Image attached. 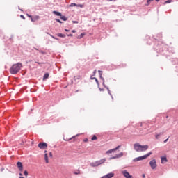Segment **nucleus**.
<instances>
[{
    "label": "nucleus",
    "instance_id": "nucleus-36",
    "mask_svg": "<svg viewBox=\"0 0 178 178\" xmlns=\"http://www.w3.org/2000/svg\"><path fill=\"white\" fill-rule=\"evenodd\" d=\"M49 156H50V158H52V152L49 153Z\"/></svg>",
    "mask_w": 178,
    "mask_h": 178
},
{
    "label": "nucleus",
    "instance_id": "nucleus-14",
    "mask_svg": "<svg viewBox=\"0 0 178 178\" xmlns=\"http://www.w3.org/2000/svg\"><path fill=\"white\" fill-rule=\"evenodd\" d=\"M90 166L92 168H95L97 166H99L97 161H95V163H90Z\"/></svg>",
    "mask_w": 178,
    "mask_h": 178
},
{
    "label": "nucleus",
    "instance_id": "nucleus-40",
    "mask_svg": "<svg viewBox=\"0 0 178 178\" xmlns=\"http://www.w3.org/2000/svg\"><path fill=\"white\" fill-rule=\"evenodd\" d=\"M74 79H80V76H74Z\"/></svg>",
    "mask_w": 178,
    "mask_h": 178
},
{
    "label": "nucleus",
    "instance_id": "nucleus-19",
    "mask_svg": "<svg viewBox=\"0 0 178 178\" xmlns=\"http://www.w3.org/2000/svg\"><path fill=\"white\" fill-rule=\"evenodd\" d=\"M58 37H60L61 38H65V37H66V35H65L64 34L62 33H58L57 34Z\"/></svg>",
    "mask_w": 178,
    "mask_h": 178
},
{
    "label": "nucleus",
    "instance_id": "nucleus-25",
    "mask_svg": "<svg viewBox=\"0 0 178 178\" xmlns=\"http://www.w3.org/2000/svg\"><path fill=\"white\" fill-rule=\"evenodd\" d=\"M172 3V0H167L165 1L164 3Z\"/></svg>",
    "mask_w": 178,
    "mask_h": 178
},
{
    "label": "nucleus",
    "instance_id": "nucleus-27",
    "mask_svg": "<svg viewBox=\"0 0 178 178\" xmlns=\"http://www.w3.org/2000/svg\"><path fill=\"white\" fill-rule=\"evenodd\" d=\"M120 148V145L118 146L116 148H114L113 149H115V152L118 151V149H119Z\"/></svg>",
    "mask_w": 178,
    "mask_h": 178
},
{
    "label": "nucleus",
    "instance_id": "nucleus-42",
    "mask_svg": "<svg viewBox=\"0 0 178 178\" xmlns=\"http://www.w3.org/2000/svg\"><path fill=\"white\" fill-rule=\"evenodd\" d=\"M91 79H92V80H95V79H97V78L93 77V78H91Z\"/></svg>",
    "mask_w": 178,
    "mask_h": 178
},
{
    "label": "nucleus",
    "instance_id": "nucleus-3",
    "mask_svg": "<svg viewBox=\"0 0 178 178\" xmlns=\"http://www.w3.org/2000/svg\"><path fill=\"white\" fill-rule=\"evenodd\" d=\"M150 155H152V152H150L149 153H147V154L142 156H139L136 159H134V162H138V161H143V159H147V158H148V156H149Z\"/></svg>",
    "mask_w": 178,
    "mask_h": 178
},
{
    "label": "nucleus",
    "instance_id": "nucleus-46",
    "mask_svg": "<svg viewBox=\"0 0 178 178\" xmlns=\"http://www.w3.org/2000/svg\"><path fill=\"white\" fill-rule=\"evenodd\" d=\"M112 1H116V0H109L110 2H112Z\"/></svg>",
    "mask_w": 178,
    "mask_h": 178
},
{
    "label": "nucleus",
    "instance_id": "nucleus-29",
    "mask_svg": "<svg viewBox=\"0 0 178 178\" xmlns=\"http://www.w3.org/2000/svg\"><path fill=\"white\" fill-rule=\"evenodd\" d=\"M74 175H80V170H77L76 172H74Z\"/></svg>",
    "mask_w": 178,
    "mask_h": 178
},
{
    "label": "nucleus",
    "instance_id": "nucleus-28",
    "mask_svg": "<svg viewBox=\"0 0 178 178\" xmlns=\"http://www.w3.org/2000/svg\"><path fill=\"white\" fill-rule=\"evenodd\" d=\"M76 6H78L79 8H84V6L83 4H79Z\"/></svg>",
    "mask_w": 178,
    "mask_h": 178
},
{
    "label": "nucleus",
    "instance_id": "nucleus-21",
    "mask_svg": "<svg viewBox=\"0 0 178 178\" xmlns=\"http://www.w3.org/2000/svg\"><path fill=\"white\" fill-rule=\"evenodd\" d=\"M60 19L61 20H63V22H66V20H67V18L65 16H61Z\"/></svg>",
    "mask_w": 178,
    "mask_h": 178
},
{
    "label": "nucleus",
    "instance_id": "nucleus-17",
    "mask_svg": "<svg viewBox=\"0 0 178 178\" xmlns=\"http://www.w3.org/2000/svg\"><path fill=\"white\" fill-rule=\"evenodd\" d=\"M48 77H49V74H48V73L44 74V75L43 76V80H47V79H48Z\"/></svg>",
    "mask_w": 178,
    "mask_h": 178
},
{
    "label": "nucleus",
    "instance_id": "nucleus-33",
    "mask_svg": "<svg viewBox=\"0 0 178 178\" xmlns=\"http://www.w3.org/2000/svg\"><path fill=\"white\" fill-rule=\"evenodd\" d=\"M58 23H62V22L60 19H56Z\"/></svg>",
    "mask_w": 178,
    "mask_h": 178
},
{
    "label": "nucleus",
    "instance_id": "nucleus-48",
    "mask_svg": "<svg viewBox=\"0 0 178 178\" xmlns=\"http://www.w3.org/2000/svg\"><path fill=\"white\" fill-rule=\"evenodd\" d=\"M94 73H97V70H95Z\"/></svg>",
    "mask_w": 178,
    "mask_h": 178
},
{
    "label": "nucleus",
    "instance_id": "nucleus-39",
    "mask_svg": "<svg viewBox=\"0 0 178 178\" xmlns=\"http://www.w3.org/2000/svg\"><path fill=\"white\" fill-rule=\"evenodd\" d=\"M27 17H31H31H33L31 15H29V14H27Z\"/></svg>",
    "mask_w": 178,
    "mask_h": 178
},
{
    "label": "nucleus",
    "instance_id": "nucleus-38",
    "mask_svg": "<svg viewBox=\"0 0 178 178\" xmlns=\"http://www.w3.org/2000/svg\"><path fill=\"white\" fill-rule=\"evenodd\" d=\"M21 17H22L24 20L26 19L24 15H21Z\"/></svg>",
    "mask_w": 178,
    "mask_h": 178
},
{
    "label": "nucleus",
    "instance_id": "nucleus-24",
    "mask_svg": "<svg viewBox=\"0 0 178 178\" xmlns=\"http://www.w3.org/2000/svg\"><path fill=\"white\" fill-rule=\"evenodd\" d=\"M77 6V4L72 3L70 5V7Z\"/></svg>",
    "mask_w": 178,
    "mask_h": 178
},
{
    "label": "nucleus",
    "instance_id": "nucleus-1",
    "mask_svg": "<svg viewBox=\"0 0 178 178\" xmlns=\"http://www.w3.org/2000/svg\"><path fill=\"white\" fill-rule=\"evenodd\" d=\"M22 66L23 65L20 63L13 65V66L10 69L11 74H17V73L20 72V69H22Z\"/></svg>",
    "mask_w": 178,
    "mask_h": 178
},
{
    "label": "nucleus",
    "instance_id": "nucleus-12",
    "mask_svg": "<svg viewBox=\"0 0 178 178\" xmlns=\"http://www.w3.org/2000/svg\"><path fill=\"white\" fill-rule=\"evenodd\" d=\"M161 163H166V162H168V159L166 158V156H161Z\"/></svg>",
    "mask_w": 178,
    "mask_h": 178
},
{
    "label": "nucleus",
    "instance_id": "nucleus-47",
    "mask_svg": "<svg viewBox=\"0 0 178 178\" xmlns=\"http://www.w3.org/2000/svg\"><path fill=\"white\" fill-rule=\"evenodd\" d=\"M36 63H38V65H41V63H38V62H36Z\"/></svg>",
    "mask_w": 178,
    "mask_h": 178
},
{
    "label": "nucleus",
    "instance_id": "nucleus-13",
    "mask_svg": "<svg viewBox=\"0 0 178 178\" xmlns=\"http://www.w3.org/2000/svg\"><path fill=\"white\" fill-rule=\"evenodd\" d=\"M38 19H40V16L36 15L33 17H31V22H37V20H38Z\"/></svg>",
    "mask_w": 178,
    "mask_h": 178
},
{
    "label": "nucleus",
    "instance_id": "nucleus-23",
    "mask_svg": "<svg viewBox=\"0 0 178 178\" xmlns=\"http://www.w3.org/2000/svg\"><path fill=\"white\" fill-rule=\"evenodd\" d=\"M24 176H26V177L29 176V172H27V170H25V171L24 172Z\"/></svg>",
    "mask_w": 178,
    "mask_h": 178
},
{
    "label": "nucleus",
    "instance_id": "nucleus-35",
    "mask_svg": "<svg viewBox=\"0 0 178 178\" xmlns=\"http://www.w3.org/2000/svg\"><path fill=\"white\" fill-rule=\"evenodd\" d=\"M95 81H96L97 84H99V82H98V79H95Z\"/></svg>",
    "mask_w": 178,
    "mask_h": 178
},
{
    "label": "nucleus",
    "instance_id": "nucleus-7",
    "mask_svg": "<svg viewBox=\"0 0 178 178\" xmlns=\"http://www.w3.org/2000/svg\"><path fill=\"white\" fill-rule=\"evenodd\" d=\"M17 166L19 172H23V163H22V162L18 161L17 163Z\"/></svg>",
    "mask_w": 178,
    "mask_h": 178
},
{
    "label": "nucleus",
    "instance_id": "nucleus-43",
    "mask_svg": "<svg viewBox=\"0 0 178 178\" xmlns=\"http://www.w3.org/2000/svg\"><path fill=\"white\" fill-rule=\"evenodd\" d=\"M143 178H145V175L143 174Z\"/></svg>",
    "mask_w": 178,
    "mask_h": 178
},
{
    "label": "nucleus",
    "instance_id": "nucleus-4",
    "mask_svg": "<svg viewBox=\"0 0 178 178\" xmlns=\"http://www.w3.org/2000/svg\"><path fill=\"white\" fill-rule=\"evenodd\" d=\"M38 147L40 149H45L48 147L47 143H40L38 144Z\"/></svg>",
    "mask_w": 178,
    "mask_h": 178
},
{
    "label": "nucleus",
    "instance_id": "nucleus-49",
    "mask_svg": "<svg viewBox=\"0 0 178 178\" xmlns=\"http://www.w3.org/2000/svg\"><path fill=\"white\" fill-rule=\"evenodd\" d=\"M65 31H69V30H67V29H65Z\"/></svg>",
    "mask_w": 178,
    "mask_h": 178
},
{
    "label": "nucleus",
    "instance_id": "nucleus-31",
    "mask_svg": "<svg viewBox=\"0 0 178 178\" xmlns=\"http://www.w3.org/2000/svg\"><path fill=\"white\" fill-rule=\"evenodd\" d=\"M159 136H161V135H160V134H156V135L155 136L156 138V139L159 138Z\"/></svg>",
    "mask_w": 178,
    "mask_h": 178
},
{
    "label": "nucleus",
    "instance_id": "nucleus-30",
    "mask_svg": "<svg viewBox=\"0 0 178 178\" xmlns=\"http://www.w3.org/2000/svg\"><path fill=\"white\" fill-rule=\"evenodd\" d=\"M40 53L42 54V55H45V54H47L45 53V51H40Z\"/></svg>",
    "mask_w": 178,
    "mask_h": 178
},
{
    "label": "nucleus",
    "instance_id": "nucleus-20",
    "mask_svg": "<svg viewBox=\"0 0 178 178\" xmlns=\"http://www.w3.org/2000/svg\"><path fill=\"white\" fill-rule=\"evenodd\" d=\"M86 35V33H81L79 36H78V39H81L83 38V37H84Z\"/></svg>",
    "mask_w": 178,
    "mask_h": 178
},
{
    "label": "nucleus",
    "instance_id": "nucleus-45",
    "mask_svg": "<svg viewBox=\"0 0 178 178\" xmlns=\"http://www.w3.org/2000/svg\"><path fill=\"white\" fill-rule=\"evenodd\" d=\"M19 176H23V174H22V173H19Z\"/></svg>",
    "mask_w": 178,
    "mask_h": 178
},
{
    "label": "nucleus",
    "instance_id": "nucleus-32",
    "mask_svg": "<svg viewBox=\"0 0 178 178\" xmlns=\"http://www.w3.org/2000/svg\"><path fill=\"white\" fill-rule=\"evenodd\" d=\"M72 23H74L75 24H77L79 23V22H77V21H72Z\"/></svg>",
    "mask_w": 178,
    "mask_h": 178
},
{
    "label": "nucleus",
    "instance_id": "nucleus-5",
    "mask_svg": "<svg viewBox=\"0 0 178 178\" xmlns=\"http://www.w3.org/2000/svg\"><path fill=\"white\" fill-rule=\"evenodd\" d=\"M149 165L152 169H155L156 168V160L153 159L149 162Z\"/></svg>",
    "mask_w": 178,
    "mask_h": 178
},
{
    "label": "nucleus",
    "instance_id": "nucleus-41",
    "mask_svg": "<svg viewBox=\"0 0 178 178\" xmlns=\"http://www.w3.org/2000/svg\"><path fill=\"white\" fill-rule=\"evenodd\" d=\"M72 33H76V31L75 30H72Z\"/></svg>",
    "mask_w": 178,
    "mask_h": 178
},
{
    "label": "nucleus",
    "instance_id": "nucleus-37",
    "mask_svg": "<svg viewBox=\"0 0 178 178\" xmlns=\"http://www.w3.org/2000/svg\"><path fill=\"white\" fill-rule=\"evenodd\" d=\"M68 37H73V34L67 35Z\"/></svg>",
    "mask_w": 178,
    "mask_h": 178
},
{
    "label": "nucleus",
    "instance_id": "nucleus-2",
    "mask_svg": "<svg viewBox=\"0 0 178 178\" xmlns=\"http://www.w3.org/2000/svg\"><path fill=\"white\" fill-rule=\"evenodd\" d=\"M134 148L136 152H144L145 151H147L149 147L147 145H141L138 143L134 144Z\"/></svg>",
    "mask_w": 178,
    "mask_h": 178
},
{
    "label": "nucleus",
    "instance_id": "nucleus-11",
    "mask_svg": "<svg viewBox=\"0 0 178 178\" xmlns=\"http://www.w3.org/2000/svg\"><path fill=\"white\" fill-rule=\"evenodd\" d=\"M113 176V173H108L106 175L103 176L102 178H112Z\"/></svg>",
    "mask_w": 178,
    "mask_h": 178
},
{
    "label": "nucleus",
    "instance_id": "nucleus-16",
    "mask_svg": "<svg viewBox=\"0 0 178 178\" xmlns=\"http://www.w3.org/2000/svg\"><path fill=\"white\" fill-rule=\"evenodd\" d=\"M54 15H56V16H62V13L58 12V11H53Z\"/></svg>",
    "mask_w": 178,
    "mask_h": 178
},
{
    "label": "nucleus",
    "instance_id": "nucleus-51",
    "mask_svg": "<svg viewBox=\"0 0 178 178\" xmlns=\"http://www.w3.org/2000/svg\"><path fill=\"white\" fill-rule=\"evenodd\" d=\"M100 91H104V90H102V89H100Z\"/></svg>",
    "mask_w": 178,
    "mask_h": 178
},
{
    "label": "nucleus",
    "instance_id": "nucleus-34",
    "mask_svg": "<svg viewBox=\"0 0 178 178\" xmlns=\"http://www.w3.org/2000/svg\"><path fill=\"white\" fill-rule=\"evenodd\" d=\"M169 140V138H168L167 139H165V140H164V143H168V140Z\"/></svg>",
    "mask_w": 178,
    "mask_h": 178
},
{
    "label": "nucleus",
    "instance_id": "nucleus-10",
    "mask_svg": "<svg viewBox=\"0 0 178 178\" xmlns=\"http://www.w3.org/2000/svg\"><path fill=\"white\" fill-rule=\"evenodd\" d=\"M97 164L99 165H102V163H105V162H106V159H102L101 160L99 161H97Z\"/></svg>",
    "mask_w": 178,
    "mask_h": 178
},
{
    "label": "nucleus",
    "instance_id": "nucleus-15",
    "mask_svg": "<svg viewBox=\"0 0 178 178\" xmlns=\"http://www.w3.org/2000/svg\"><path fill=\"white\" fill-rule=\"evenodd\" d=\"M113 152H115L114 149L107 151L106 154V155H109V154H113Z\"/></svg>",
    "mask_w": 178,
    "mask_h": 178
},
{
    "label": "nucleus",
    "instance_id": "nucleus-18",
    "mask_svg": "<svg viewBox=\"0 0 178 178\" xmlns=\"http://www.w3.org/2000/svg\"><path fill=\"white\" fill-rule=\"evenodd\" d=\"M98 72H99V74L100 79H102V80H103V81H104V77H102V71L99 70Z\"/></svg>",
    "mask_w": 178,
    "mask_h": 178
},
{
    "label": "nucleus",
    "instance_id": "nucleus-50",
    "mask_svg": "<svg viewBox=\"0 0 178 178\" xmlns=\"http://www.w3.org/2000/svg\"><path fill=\"white\" fill-rule=\"evenodd\" d=\"M52 37V38H54L55 39V37H54L53 35H51Z\"/></svg>",
    "mask_w": 178,
    "mask_h": 178
},
{
    "label": "nucleus",
    "instance_id": "nucleus-8",
    "mask_svg": "<svg viewBox=\"0 0 178 178\" xmlns=\"http://www.w3.org/2000/svg\"><path fill=\"white\" fill-rule=\"evenodd\" d=\"M123 156V152H120L118 154H116L115 156L111 157V159H116L118 158H122V156Z\"/></svg>",
    "mask_w": 178,
    "mask_h": 178
},
{
    "label": "nucleus",
    "instance_id": "nucleus-26",
    "mask_svg": "<svg viewBox=\"0 0 178 178\" xmlns=\"http://www.w3.org/2000/svg\"><path fill=\"white\" fill-rule=\"evenodd\" d=\"M152 1H154V0H147V3L149 4V2H152ZM156 2H159L160 0H156Z\"/></svg>",
    "mask_w": 178,
    "mask_h": 178
},
{
    "label": "nucleus",
    "instance_id": "nucleus-6",
    "mask_svg": "<svg viewBox=\"0 0 178 178\" xmlns=\"http://www.w3.org/2000/svg\"><path fill=\"white\" fill-rule=\"evenodd\" d=\"M122 175H124L126 178H133V176L130 175L127 170H124L122 172Z\"/></svg>",
    "mask_w": 178,
    "mask_h": 178
},
{
    "label": "nucleus",
    "instance_id": "nucleus-44",
    "mask_svg": "<svg viewBox=\"0 0 178 178\" xmlns=\"http://www.w3.org/2000/svg\"><path fill=\"white\" fill-rule=\"evenodd\" d=\"M108 94H111V90H108Z\"/></svg>",
    "mask_w": 178,
    "mask_h": 178
},
{
    "label": "nucleus",
    "instance_id": "nucleus-9",
    "mask_svg": "<svg viewBox=\"0 0 178 178\" xmlns=\"http://www.w3.org/2000/svg\"><path fill=\"white\" fill-rule=\"evenodd\" d=\"M48 151H44V160H45V162H46V163H49V160H48Z\"/></svg>",
    "mask_w": 178,
    "mask_h": 178
},
{
    "label": "nucleus",
    "instance_id": "nucleus-22",
    "mask_svg": "<svg viewBox=\"0 0 178 178\" xmlns=\"http://www.w3.org/2000/svg\"><path fill=\"white\" fill-rule=\"evenodd\" d=\"M91 140H92V141H94V140H97V136H96L95 135H94V136L92 137Z\"/></svg>",
    "mask_w": 178,
    "mask_h": 178
}]
</instances>
